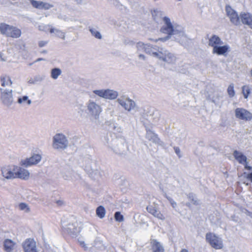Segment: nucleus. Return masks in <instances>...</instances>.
I'll use <instances>...</instances> for the list:
<instances>
[{"label":"nucleus","instance_id":"nucleus-30","mask_svg":"<svg viewBox=\"0 0 252 252\" xmlns=\"http://www.w3.org/2000/svg\"><path fill=\"white\" fill-rule=\"evenodd\" d=\"M26 101L27 102L28 104H30L31 103V100L28 99V97L27 96H24L22 97L19 98L18 100V102L19 103H22Z\"/></svg>","mask_w":252,"mask_h":252},{"label":"nucleus","instance_id":"nucleus-39","mask_svg":"<svg viewBox=\"0 0 252 252\" xmlns=\"http://www.w3.org/2000/svg\"><path fill=\"white\" fill-rule=\"evenodd\" d=\"M250 74H251V75L252 77V69H251V71H250Z\"/></svg>","mask_w":252,"mask_h":252},{"label":"nucleus","instance_id":"nucleus-32","mask_svg":"<svg viewBox=\"0 0 252 252\" xmlns=\"http://www.w3.org/2000/svg\"><path fill=\"white\" fill-rule=\"evenodd\" d=\"M19 207L20 210H26L27 212H29L30 211V208L28 206V205L25 203H21L19 205Z\"/></svg>","mask_w":252,"mask_h":252},{"label":"nucleus","instance_id":"nucleus-40","mask_svg":"<svg viewBox=\"0 0 252 252\" xmlns=\"http://www.w3.org/2000/svg\"><path fill=\"white\" fill-rule=\"evenodd\" d=\"M42 60V59H40V58H39V59H38L36 61H41V60Z\"/></svg>","mask_w":252,"mask_h":252},{"label":"nucleus","instance_id":"nucleus-9","mask_svg":"<svg viewBox=\"0 0 252 252\" xmlns=\"http://www.w3.org/2000/svg\"><path fill=\"white\" fill-rule=\"evenodd\" d=\"M233 155L236 159L241 164H243L245 168L248 170L252 171V167L248 165L247 162V157L237 151H235Z\"/></svg>","mask_w":252,"mask_h":252},{"label":"nucleus","instance_id":"nucleus-25","mask_svg":"<svg viewBox=\"0 0 252 252\" xmlns=\"http://www.w3.org/2000/svg\"><path fill=\"white\" fill-rule=\"evenodd\" d=\"M105 213L106 212L105 208L102 206H99L97 208L96 210V213L97 216L101 219L104 217Z\"/></svg>","mask_w":252,"mask_h":252},{"label":"nucleus","instance_id":"nucleus-20","mask_svg":"<svg viewBox=\"0 0 252 252\" xmlns=\"http://www.w3.org/2000/svg\"><path fill=\"white\" fill-rule=\"evenodd\" d=\"M30 173L29 171L25 169L20 168L16 172L15 178H18L24 180L28 179L29 178Z\"/></svg>","mask_w":252,"mask_h":252},{"label":"nucleus","instance_id":"nucleus-36","mask_svg":"<svg viewBox=\"0 0 252 252\" xmlns=\"http://www.w3.org/2000/svg\"><path fill=\"white\" fill-rule=\"evenodd\" d=\"M174 149H175V152H176V154L177 155H179V154H180V150H179V149L178 148H177V147H176Z\"/></svg>","mask_w":252,"mask_h":252},{"label":"nucleus","instance_id":"nucleus-26","mask_svg":"<svg viewBox=\"0 0 252 252\" xmlns=\"http://www.w3.org/2000/svg\"><path fill=\"white\" fill-rule=\"evenodd\" d=\"M242 94H243L244 97L245 98H247L251 93L250 88L247 85H245L242 87Z\"/></svg>","mask_w":252,"mask_h":252},{"label":"nucleus","instance_id":"nucleus-27","mask_svg":"<svg viewBox=\"0 0 252 252\" xmlns=\"http://www.w3.org/2000/svg\"><path fill=\"white\" fill-rule=\"evenodd\" d=\"M61 74V71L59 68H55L51 71V77L54 79H56Z\"/></svg>","mask_w":252,"mask_h":252},{"label":"nucleus","instance_id":"nucleus-24","mask_svg":"<svg viewBox=\"0 0 252 252\" xmlns=\"http://www.w3.org/2000/svg\"><path fill=\"white\" fill-rule=\"evenodd\" d=\"M1 86L5 87L6 86H11L12 81L10 78L7 76H3L1 77Z\"/></svg>","mask_w":252,"mask_h":252},{"label":"nucleus","instance_id":"nucleus-23","mask_svg":"<svg viewBox=\"0 0 252 252\" xmlns=\"http://www.w3.org/2000/svg\"><path fill=\"white\" fill-rule=\"evenodd\" d=\"M15 243L10 239H6L3 243L4 249L6 252H11L14 249Z\"/></svg>","mask_w":252,"mask_h":252},{"label":"nucleus","instance_id":"nucleus-12","mask_svg":"<svg viewBox=\"0 0 252 252\" xmlns=\"http://www.w3.org/2000/svg\"><path fill=\"white\" fill-rule=\"evenodd\" d=\"M88 108L92 115L94 116H98L101 112L100 107L94 102H89L88 105Z\"/></svg>","mask_w":252,"mask_h":252},{"label":"nucleus","instance_id":"nucleus-28","mask_svg":"<svg viewBox=\"0 0 252 252\" xmlns=\"http://www.w3.org/2000/svg\"><path fill=\"white\" fill-rule=\"evenodd\" d=\"M227 93L230 97H232L235 95L233 84H230L227 88Z\"/></svg>","mask_w":252,"mask_h":252},{"label":"nucleus","instance_id":"nucleus-34","mask_svg":"<svg viewBox=\"0 0 252 252\" xmlns=\"http://www.w3.org/2000/svg\"><path fill=\"white\" fill-rule=\"evenodd\" d=\"M47 43V41H40L38 43V45L40 47H42L45 46Z\"/></svg>","mask_w":252,"mask_h":252},{"label":"nucleus","instance_id":"nucleus-10","mask_svg":"<svg viewBox=\"0 0 252 252\" xmlns=\"http://www.w3.org/2000/svg\"><path fill=\"white\" fill-rule=\"evenodd\" d=\"M23 247L25 252H37L35 242L33 239L26 240L23 244Z\"/></svg>","mask_w":252,"mask_h":252},{"label":"nucleus","instance_id":"nucleus-16","mask_svg":"<svg viewBox=\"0 0 252 252\" xmlns=\"http://www.w3.org/2000/svg\"><path fill=\"white\" fill-rule=\"evenodd\" d=\"M240 18L243 24L248 25L252 29V15L250 13H241Z\"/></svg>","mask_w":252,"mask_h":252},{"label":"nucleus","instance_id":"nucleus-13","mask_svg":"<svg viewBox=\"0 0 252 252\" xmlns=\"http://www.w3.org/2000/svg\"><path fill=\"white\" fill-rule=\"evenodd\" d=\"M41 156L39 155H34L29 158H27L23 162V164L26 166L37 164L41 160Z\"/></svg>","mask_w":252,"mask_h":252},{"label":"nucleus","instance_id":"nucleus-17","mask_svg":"<svg viewBox=\"0 0 252 252\" xmlns=\"http://www.w3.org/2000/svg\"><path fill=\"white\" fill-rule=\"evenodd\" d=\"M223 43L221 39L216 35H212L209 39V45L215 48V47H217L219 45H221Z\"/></svg>","mask_w":252,"mask_h":252},{"label":"nucleus","instance_id":"nucleus-33","mask_svg":"<svg viewBox=\"0 0 252 252\" xmlns=\"http://www.w3.org/2000/svg\"><path fill=\"white\" fill-rule=\"evenodd\" d=\"M244 175H245V177L247 180H249L252 183V172L248 174L244 173Z\"/></svg>","mask_w":252,"mask_h":252},{"label":"nucleus","instance_id":"nucleus-2","mask_svg":"<svg viewBox=\"0 0 252 252\" xmlns=\"http://www.w3.org/2000/svg\"><path fill=\"white\" fill-rule=\"evenodd\" d=\"M206 240L211 247L215 249H221L223 248L221 239L214 233H207L206 235Z\"/></svg>","mask_w":252,"mask_h":252},{"label":"nucleus","instance_id":"nucleus-22","mask_svg":"<svg viewBox=\"0 0 252 252\" xmlns=\"http://www.w3.org/2000/svg\"><path fill=\"white\" fill-rule=\"evenodd\" d=\"M151 245L153 252H164V249L161 245L160 243L158 242L156 240H153L151 242Z\"/></svg>","mask_w":252,"mask_h":252},{"label":"nucleus","instance_id":"nucleus-31","mask_svg":"<svg viewBox=\"0 0 252 252\" xmlns=\"http://www.w3.org/2000/svg\"><path fill=\"white\" fill-rule=\"evenodd\" d=\"M92 34L95 36L96 38L98 39H101V35L100 33V32L98 31H95L94 29H90V30Z\"/></svg>","mask_w":252,"mask_h":252},{"label":"nucleus","instance_id":"nucleus-15","mask_svg":"<svg viewBox=\"0 0 252 252\" xmlns=\"http://www.w3.org/2000/svg\"><path fill=\"white\" fill-rule=\"evenodd\" d=\"M119 103L126 109L128 111L130 110L134 107V102L129 99H119Z\"/></svg>","mask_w":252,"mask_h":252},{"label":"nucleus","instance_id":"nucleus-29","mask_svg":"<svg viewBox=\"0 0 252 252\" xmlns=\"http://www.w3.org/2000/svg\"><path fill=\"white\" fill-rule=\"evenodd\" d=\"M114 218L116 221L122 222L124 220V217L120 212H116L114 215Z\"/></svg>","mask_w":252,"mask_h":252},{"label":"nucleus","instance_id":"nucleus-21","mask_svg":"<svg viewBox=\"0 0 252 252\" xmlns=\"http://www.w3.org/2000/svg\"><path fill=\"white\" fill-rule=\"evenodd\" d=\"M2 175L6 179L15 178V172H13L7 167H3L1 170Z\"/></svg>","mask_w":252,"mask_h":252},{"label":"nucleus","instance_id":"nucleus-41","mask_svg":"<svg viewBox=\"0 0 252 252\" xmlns=\"http://www.w3.org/2000/svg\"><path fill=\"white\" fill-rule=\"evenodd\" d=\"M63 33V39H64V33Z\"/></svg>","mask_w":252,"mask_h":252},{"label":"nucleus","instance_id":"nucleus-38","mask_svg":"<svg viewBox=\"0 0 252 252\" xmlns=\"http://www.w3.org/2000/svg\"><path fill=\"white\" fill-rule=\"evenodd\" d=\"M180 252H188V251L186 249H182Z\"/></svg>","mask_w":252,"mask_h":252},{"label":"nucleus","instance_id":"nucleus-8","mask_svg":"<svg viewBox=\"0 0 252 252\" xmlns=\"http://www.w3.org/2000/svg\"><path fill=\"white\" fill-rule=\"evenodd\" d=\"M163 19L165 25L161 28V32L163 33H167L168 35L173 34L174 29L170 19L166 17H164Z\"/></svg>","mask_w":252,"mask_h":252},{"label":"nucleus","instance_id":"nucleus-11","mask_svg":"<svg viewBox=\"0 0 252 252\" xmlns=\"http://www.w3.org/2000/svg\"><path fill=\"white\" fill-rule=\"evenodd\" d=\"M146 209L150 214L158 219L164 220L165 219L164 215L158 211L156 207L152 205L148 206Z\"/></svg>","mask_w":252,"mask_h":252},{"label":"nucleus","instance_id":"nucleus-42","mask_svg":"<svg viewBox=\"0 0 252 252\" xmlns=\"http://www.w3.org/2000/svg\"><path fill=\"white\" fill-rule=\"evenodd\" d=\"M158 40H162V41H163V40H165V39H162V38H161V39H159Z\"/></svg>","mask_w":252,"mask_h":252},{"label":"nucleus","instance_id":"nucleus-35","mask_svg":"<svg viewBox=\"0 0 252 252\" xmlns=\"http://www.w3.org/2000/svg\"><path fill=\"white\" fill-rule=\"evenodd\" d=\"M55 31V29H54V28H52V27H51V28H50L49 29V32H50L51 33H52L54 32Z\"/></svg>","mask_w":252,"mask_h":252},{"label":"nucleus","instance_id":"nucleus-14","mask_svg":"<svg viewBox=\"0 0 252 252\" xmlns=\"http://www.w3.org/2000/svg\"><path fill=\"white\" fill-rule=\"evenodd\" d=\"M31 2L34 7L39 9L47 10L53 7L52 5L42 1L32 0Z\"/></svg>","mask_w":252,"mask_h":252},{"label":"nucleus","instance_id":"nucleus-18","mask_svg":"<svg viewBox=\"0 0 252 252\" xmlns=\"http://www.w3.org/2000/svg\"><path fill=\"white\" fill-rule=\"evenodd\" d=\"M229 46L227 45L221 46L219 45L217 47H215L213 49V53L216 54L218 55H224L229 51Z\"/></svg>","mask_w":252,"mask_h":252},{"label":"nucleus","instance_id":"nucleus-5","mask_svg":"<svg viewBox=\"0 0 252 252\" xmlns=\"http://www.w3.org/2000/svg\"><path fill=\"white\" fill-rule=\"evenodd\" d=\"M94 93L96 95L106 99H114L118 96V94L116 91L110 90H95Z\"/></svg>","mask_w":252,"mask_h":252},{"label":"nucleus","instance_id":"nucleus-19","mask_svg":"<svg viewBox=\"0 0 252 252\" xmlns=\"http://www.w3.org/2000/svg\"><path fill=\"white\" fill-rule=\"evenodd\" d=\"M1 98L2 99V102L5 104H9L11 103L12 98L11 91L2 92V89H1Z\"/></svg>","mask_w":252,"mask_h":252},{"label":"nucleus","instance_id":"nucleus-6","mask_svg":"<svg viewBox=\"0 0 252 252\" xmlns=\"http://www.w3.org/2000/svg\"><path fill=\"white\" fill-rule=\"evenodd\" d=\"M225 10L231 22L235 25H239L240 23V17L231 7L229 5H226Z\"/></svg>","mask_w":252,"mask_h":252},{"label":"nucleus","instance_id":"nucleus-3","mask_svg":"<svg viewBox=\"0 0 252 252\" xmlns=\"http://www.w3.org/2000/svg\"><path fill=\"white\" fill-rule=\"evenodd\" d=\"M67 144V140L62 134H57L53 138V146L56 149H64Z\"/></svg>","mask_w":252,"mask_h":252},{"label":"nucleus","instance_id":"nucleus-7","mask_svg":"<svg viewBox=\"0 0 252 252\" xmlns=\"http://www.w3.org/2000/svg\"><path fill=\"white\" fill-rule=\"evenodd\" d=\"M153 54L155 56L168 63H172L175 61V56L170 53L166 51L165 52L164 54L161 52H159V53L154 52Z\"/></svg>","mask_w":252,"mask_h":252},{"label":"nucleus","instance_id":"nucleus-1","mask_svg":"<svg viewBox=\"0 0 252 252\" xmlns=\"http://www.w3.org/2000/svg\"><path fill=\"white\" fill-rule=\"evenodd\" d=\"M0 33L8 37L17 38L21 35V31L16 27L4 23H0Z\"/></svg>","mask_w":252,"mask_h":252},{"label":"nucleus","instance_id":"nucleus-37","mask_svg":"<svg viewBox=\"0 0 252 252\" xmlns=\"http://www.w3.org/2000/svg\"><path fill=\"white\" fill-rule=\"evenodd\" d=\"M57 203L59 205H62L63 202H62V201H61L58 200V201H57Z\"/></svg>","mask_w":252,"mask_h":252},{"label":"nucleus","instance_id":"nucleus-4","mask_svg":"<svg viewBox=\"0 0 252 252\" xmlns=\"http://www.w3.org/2000/svg\"><path fill=\"white\" fill-rule=\"evenodd\" d=\"M235 113L236 117L239 120L249 121L252 119V114L245 109L237 108Z\"/></svg>","mask_w":252,"mask_h":252}]
</instances>
